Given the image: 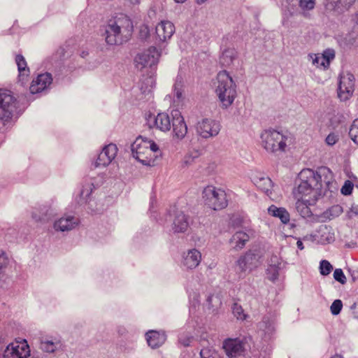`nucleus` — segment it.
<instances>
[{
	"mask_svg": "<svg viewBox=\"0 0 358 358\" xmlns=\"http://www.w3.org/2000/svg\"><path fill=\"white\" fill-rule=\"evenodd\" d=\"M118 148L115 144L110 143L106 145L98 155L95 166H106L109 165L117 156Z\"/></svg>",
	"mask_w": 358,
	"mask_h": 358,
	"instance_id": "2eb2a0df",
	"label": "nucleus"
},
{
	"mask_svg": "<svg viewBox=\"0 0 358 358\" xmlns=\"http://www.w3.org/2000/svg\"><path fill=\"white\" fill-rule=\"evenodd\" d=\"M332 269H333V267H332L331 264L327 260H322L320 262V273L322 275H329L331 273Z\"/></svg>",
	"mask_w": 358,
	"mask_h": 358,
	"instance_id": "473e14b6",
	"label": "nucleus"
},
{
	"mask_svg": "<svg viewBox=\"0 0 358 358\" xmlns=\"http://www.w3.org/2000/svg\"><path fill=\"white\" fill-rule=\"evenodd\" d=\"M33 217H34V219H36V220H42V218H41V217H39L38 219H37L34 215H33Z\"/></svg>",
	"mask_w": 358,
	"mask_h": 358,
	"instance_id": "13d9d810",
	"label": "nucleus"
},
{
	"mask_svg": "<svg viewBox=\"0 0 358 358\" xmlns=\"http://www.w3.org/2000/svg\"><path fill=\"white\" fill-rule=\"evenodd\" d=\"M236 313L239 314V313H241V312L237 310Z\"/></svg>",
	"mask_w": 358,
	"mask_h": 358,
	"instance_id": "052dcab7",
	"label": "nucleus"
},
{
	"mask_svg": "<svg viewBox=\"0 0 358 358\" xmlns=\"http://www.w3.org/2000/svg\"><path fill=\"white\" fill-rule=\"evenodd\" d=\"M160 56V52L155 47L151 46L136 55L134 59L135 66L141 71L148 67L151 71H155Z\"/></svg>",
	"mask_w": 358,
	"mask_h": 358,
	"instance_id": "0eeeda50",
	"label": "nucleus"
},
{
	"mask_svg": "<svg viewBox=\"0 0 358 358\" xmlns=\"http://www.w3.org/2000/svg\"><path fill=\"white\" fill-rule=\"evenodd\" d=\"M223 349L227 357L236 358L244 354L245 343L240 338H227L223 342Z\"/></svg>",
	"mask_w": 358,
	"mask_h": 358,
	"instance_id": "ddd939ff",
	"label": "nucleus"
},
{
	"mask_svg": "<svg viewBox=\"0 0 358 358\" xmlns=\"http://www.w3.org/2000/svg\"><path fill=\"white\" fill-rule=\"evenodd\" d=\"M268 214L278 217L283 224H287L290 220V215L285 208H278L275 205H271L268 208Z\"/></svg>",
	"mask_w": 358,
	"mask_h": 358,
	"instance_id": "cd10ccee",
	"label": "nucleus"
},
{
	"mask_svg": "<svg viewBox=\"0 0 358 358\" xmlns=\"http://www.w3.org/2000/svg\"><path fill=\"white\" fill-rule=\"evenodd\" d=\"M236 53L233 50H226L222 54L220 58V63L223 66H229L233 64Z\"/></svg>",
	"mask_w": 358,
	"mask_h": 358,
	"instance_id": "c85d7f7f",
	"label": "nucleus"
},
{
	"mask_svg": "<svg viewBox=\"0 0 358 358\" xmlns=\"http://www.w3.org/2000/svg\"><path fill=\"white\" fill-rule=\"evenodd\" d=\"M29 355L30 348L27 341L18 338L6 346L2 358H28Z\"/></svg>",
	"mask_w": 358,
	"mask_h": 358,
	"instance_id": "6e6552de",
	"label": "nucleus"
},
{
	"mask_svg": "<svg viewBox=\"0 0 358 358\" xmlns=\"http://www.w3.org/2000/svg\"><path fill=\"white\" fill-rule=\"evenodd\" d=\"M172 117L166 113H159L157 116L148 120L150 127L156 128L163 132L170 131L171 128Z\"/></svg>",
	"mask_w": 358,
	"mask_h": 358,
	"instance_id": "f3484780",
	"label": "nucleus"
},
{
	"mask_svg": "<svg viewBox=\"0 0 358 358\" xmlns=\"http://www.w3.org/2000/svg\"><path fill=\"white\" fill-rule=\"evenodd\" d=\"M202 199L205 206L213 210H220L228 206L226 192L214 185H208L203 188Z\"/></svg>",
	"mask_w": 358,
	"mask_h": 358,
	"instance_id": "423d86ee",
	"label": "nucleus"
},
{
	"mask_svg": "<svg viewBox=\"0 0 358 358\" xmlns=\"http://www.w3.org/2000/svg\"><path fill=\"white\" fill-rule=\"evenodd\" d=\"M172 117L171 125L173 127V137L181 140L187 133V126L184 117L178 110H173L171 113Z\"/></svg>",
	"mask_w": 358,
	"mask_h": 358,
	"instance_id": "4468645a",
	"label": "nucleus"
},
{
	"mask_svg": "<svg viewBox=\"0 0 358 358\" xmlns=\"http://www.w3.org/2000/svg\"><path fill=\"white\" fill-rule=\"evenodd\" d=\"M349 136L358 145V118L353 121L349 131Z\"/></svg>",
	"mask_w": 358,
	"mask_h": 358,
	"instance_id": "2f4dec72",
	"label": "nucleus"
},
{
	"mask_svg": "<svg viewBox=\"0 0 358 358\" xmlns=\"http://www.w3.org/2000/svg\"><path fill=\"white\" fill-rule=\"evenodd\" d=\"M201 253L199 250L193 248L183 252L182 255V265L187 269L196 268L201 263Z\"/></svg>",
	"mask_w": 358,
	"mask_h": 358,
	"instance_id": "a211bd4d",
	"label": "nucleus"
},
{
	"mask_svg": "<svg viewBox=\"0 0 358 358\" xmlns=\"http://www.w3.org/2000/svg\"><path fill=\"white\" fill-rule=\"evenodd\" d=\"M249 235L244 231L236 232L230 239V243L234 249L238 250L242 249L249 241Z\"/></svg>",
	"mask_w": 358,
	"mask_h": 358,
	"instance_id": "bb28decb",
	"label": "nucleus"
},
{
	"mask_svg": "<svg viewBox=\"0 0 358 358\" xmlns=\"http://www.w3.org/2000/svg\"><path fill=\"white\" fill-rule=\"evenodd\" d=\"M14 109L13 96L9 92L0 89V120L8 122L12 118Z\"/></svg>",
	"mask_w": 358,
	"mask_h": 358,
	"instance_id": "9d476101",
	"label": "nucleus"
},
{
	"mask_svg": "<svg viewBox=\"0 0 358 358\" xmlns=\"http://www.w3.org/2000/svg\"><path fill=\"white\" fill-rule=\"evenodd\" d=\"M157 145L151 140L138 137L131 145L133 157L146 166H153L155 162V152L158 151Z\"/></svg>",
	"mask_w": 358,
	"mask_h": 358,
	"instance_id": "39448f33",
	"label": "nucleus"
},
{
	"mask_svg": "<svg viewBox=\"0 0 358 358\" xmlns=\"http://www.w3.org/2000/svg\"><path fill=\"white\" fill-rule=\"evenodd\" d=\"M354 184L352 181L347 180L341 189V192L345 196H349L352 193Z\"/></svg>",
	"mask_w": 358,
	"mask_h": 358,
	"instance_id": "72a5a7b5",
	"label": "nucleus"
},
{
	"mask_svg": "<svg viewBox=\"0 0 358 358\" xmlns=\"http://www.w3.org/2000/svg\"><path fill=\"white\" fill-rule=\"evenodd\" d=\"M140 36L142 38H145L150 36V29L147 25L143 24L142 26H141Z\"/></svg>",
	"mask_w": 358,
	"mask_h": 358,
	"instance_id": "c03bdc74",
	"label": "nucleus"
},
{
	"mask_svg": "<svg viewBox=\"0 0 358 358\" xmlns=\"http://www.w3.org/2000/svg\"><path fill=\"white\" fill-rule=\"evenodd\" d=\"M147 86L144 88L143 85L141 87V90L143 94H151L154 80L152 76H150L145 79Z\"/></svg>",
	"mask_w": 358,
	"mask_h": 358,
	"instance_id": "c9c22d12",
	"label": "nucleus"
},
{
	"mask_svg": "<svg viewBox=\"0 0 358 358\" xmlns=\"http://www.w3.org/2000/svg\"><path fill=\"white\" fill-rule=\"evenodd\" d=\"M208 303L212 307L217 306L221 303V301L217 296L211 295L208 297Z\"/></svg>",
	"mask_w": 358,
	"mask_h": 358,
	"instance_id": "37998d69",
	"label": "nucleus"
},
{
	"mask_svg": "<svg viewBox=\"0 0 358 358\" xmlns=\"http://www.w3.org/2000/svg\"><path fill=\"white\" fill-rule=\"evenodd\" d=\"M129 1L132 4H137L139 3V0H129Z\"/></svg>",
	"mask_w": 358,
	"mask_h": 358,
	"instance_id": "5fc2aeb1",
	"label": "nucleus"
},
{
	"mask_svg": "<svg viewBox=\"0 0 358 358\" xmlns=\"http://www.w3.org/2000/svg\"><path fill=\"white\" fill-rule=\"evenodd\" d=\"M78 224V218L67 215L61 217L54 223V229L57 231H69L74 229Z\"/></svg>",
	"mask_w": 358,
	"mask_h": 358,
	"instance_id": "412c9836",
	"label": "nucleus"
},
{
	"mask_svg": "<svg viewBox=\"0 0 358 358\" xmlns=\"http://www.w3.org/2000/svg\"><path fill=\"white\" fill-rule=\"evenodd\" d=\"M355 78L351 73H343L339 76L338 96L341 101L348 100L355 90Z\"/></svg>",
	"mask_w": 358,
	"mask_h": 358,
	"instance_id": "1a4fd4ad",
	"label": "nucleus"
},
{
	"mask_svg": "<svg viewBox=\"0 0 358 358\" xmlns=\"http://www.w3.org/2000/svg\"><path fill=\"white\" fill-rule=\"evenodd\" d=\"M296 245H297V248L301 250H303V248H304L303 244L301 240L297 241Z\"/></svg>",
	"mask_w": 358,
	"mask_h": 358,
	"instance_id": "8fccbe9b",
	"label": "nucleus"
},
{
	"mask_svg": "<svg viewBox=\"0 0 358 358\" xmlns=\"http://www.w3.org/2000/svg\"><path fill=\"white\" fill-rule=\"evenodd\" d=\"M60 346V340L52 336L42 337L41 349L46 352H54Z\"/></svg>",
	"mask_w": 358,
	"mask_h": 358,
	"instance_id": "a878e982",
	"label": "nucleus"
},
{
	"mask_svg": "<svg viewBox=\"0 0 358 358\" xmlns=\"http://www.w3.org/2000/svg\"><path fill=\"white\" fill-rule=\"evenodd\" d=\"M322 55L327 60L328 65L329 66L330 62L335 57V51L332 49H327Z\"/></svg>",
	"mask_w": 358,
	"mask_h": 358,
	"instance_id": "58836bf2",
	"label": "nucleus"
},
{
	"mask_svg": "<svg viewBox=\"0 0 358 358\" xmlns=\"http://www.w3.org/2000/svg\"><path fill=\"white\" fill-rule=\"evenodd\" d=\"M15 63L18 70V81L22 85L27 83L30 75V69L27 66L25 58L22 55L15 56Z\"/></svg>",
	"mask_w": 358,
	"mask_h": 358,
	"instance_id": "4be33fe9",
	"label": "nucleus"
},
{
	"mask_svg": "<svg viewBox=\"0 0 358 358\" xmlns=\"http://www.w3.org/2000/svg\"><path fill=\"white\" fill-rule=\"evenodd\" d=\"M309 56L312 59L313 64L316 67L325 69L329 66L328 65L327 60L322 55V54H314L310 55Z\"/></svg>",
	"mask_w": 358,
	"mask_h": 358,
	"instance_id": "c756f323",
	"label": "nucleus"
},
{
	"mask_svg": "<svg viewBox=\"0 0 358 358\" xmlns=\"http://www.w3.org/2000/svg\"><path fill=\"white\" fill-rule=\"evenodd\" d=\"M175 25L169 20H162L155 27L156 38L158 41L166 42L175 33Z\"/></svg>",
	"mask_w": 358,
	"mask_h": 358,
	"instance_id": "dca6fc26",
	"label": "nucleus"
},
{
	"mask_svg": "<svg viewBox=\"0 0 358 358\" xmlns=\"http://www.w3.org/2000/svg\"><path fill=\"white\" fill-rule=\"evenodd\" d=\"M199 294H197L196 293L193 294V299H194L193 305L194 306H195L196 303H199Z\"/></svg>",
	"mask_w": 358,
	"mask_h": 358,
	"instance_id": "09e8293b",
	"label": "nucleus"
},
{
	"mask_svg": "<svg viewBox=\"0 0 358 358\" xmlns=\"http://www.w3.org/2000/svg\"><path fill=\"white\" fill-rule=\"evenodd\" d=\"M8 258L4 252L0 253V270L6 267L8 264Z\"/></svg>",
	"mask_w": 358,
	"mask_h": 358,
	"instance_id": "a18cd8bd",
	"label": "nucleus"
},
{
	"mask_svg": "<svg viewBox=\"0 0 358 358\" xmlns=\"http://www.w3.org/2000/svg\"><path fill=\"white\" fill-rule=\"evenodd\" d=\"M189 298H190V300H192V295H190V296H189Z\"/></svg>",
	"mask_w": 358,
	"mask_h": 358,
	"instance_id": "680f3d73",
	"label": "nucleus"
},
{
	"mask_svg": "<svg viewBox=\"0 0 358 358\" xmlns=\"http://www.w3.org/2000/svg\"><path fill=\"white\" fill-rule=\"evenodd\" d=\"M267 278L275 282L279 276V267L276 265H270L266 269Z\"/></svg>",
	"mask_w": 358,
	"mask_h": 358,
	"instance_id": "7c9ffc66",
	"label": "nucleus"
},
{
	"mask_svg": "<svg viewBox=\"0 0 358 358\" xmlns=\"http://www.w3.org/2000/svg\"><path fill=\"white\" fill-rule=\"evenodd\" d=\"M331 210L341 213L342 212V208L340 206H335L331 208Z\"/></svg>",
	"mask_w": 358,
	"mask_h": 358,
	"instance_id": "de8ad7c7",
	"label": "nucleus"
},
{
	"mask_svg": "<svg viewBox=\"0 0 358 358\" xmlns=\"http://www.w3.org/2000/svg\"><path fill=\"white\" fill-rule=\"evenodd\" d=\"M190 217L182 210H177L173 215L171 229L173 233H185L189 227Z\"/></svg>",
	"mask_w": 358,
	"mask_h": 358,
	"instance_id": "6ab92c4d",
	"label": "nucleus"
},
{
	"mask_svg": "<svg viewBox=\"0 0 358 358\" xmlns=\"http://www.w3.org/2000/svg\"><path fill=\"white\" fill-rule=\"evenodd\" d=\"M192 341V337L185 334H181L179 336V342L184 346H188Z\"/></svg>",
	"mask_w": 358,
	"mask_h": 358,
	"instance_id": "ea45409f",
	"label": "nucleus"
},
{
	"mask_svg": "<svg viewBox=\"0 0 358 358\" xmlns=\"http://www.w3.org/2000/svg\"><path fill=\"white\" fill-rule=\"evenodd\" d=\"M220 130L219 122L210 120L203 119L199 122L196 125V131L199 136L204 138H208L217 136Z\"/></svg>",
	"mask_w": 358,
	"mask_h": 358,
	"instance_id": "9b49d317",
	"label": "nucleus"
},
{
	"mask_svg": "<svg viewBox=\"0 0 358 358\" xmlns=\"http://www.w3.org/2000/svg\"><path fill=\"white\" fill-rule=\"evenodd\" d=\"M175 94L177 96V98L179 99L180 98H182V92H180V90H176V92H175Z\"/></svg>",
	"mask_w": 358,
	"mask_h": 358,
	"instance_id": "603ef678",
	"label": "nucleus"
},
{
	"mask_svg": "<svg viewBox=\"0 0 358 358\" xmlns=\"http://www.w3.org/2000/svg\"><path fill=\"white\" fill-rule=\"evenodd\" d=\"M357 22H358V13H357Z\"/></svg>",
	"mask_w": 358,
	"mask_h": 358,
	"instance_id": "e2e57ef3",
	"label": "nucleus"
},
{
	"mask_svg": "<svg viewBox=\"0 0 358 358\" xmlns=\"http://www.w3.org/2000/svg\"><path fill=\"white\" fill-rule=\"evenodd\" d=\"M133 23L124 14L120 13L108 20L105 27V41L107 44L119 45L127 41L133 31Z\"/></svg>",
	"mask_w": 358,
	"mask_h": 358,
	"instance_id": "f03ea898",
	"label": "nucleus"
},
{
	"mask_svg": "<svg viewBox=\"0 0 358 358\" xmlns=\"http://www.w3.org/2000/svg\"><path fill=\"white\" fill-rule=\"evenodd\" d=\"M299 180L300 182L293 190V194L317 196L322 188H329L334 180V174L327 166H320L315 171L304 169L299 173Z\"/></svg>",
	"mask_w": 358,
	"mask_h": 358,
	"instance_id": "f257e3e1",
	"label": "nucleus"
},
{
	"mask_svg": "<svg viewBox=\"0 0 358 358\" xmlns=\"http://www.w3.org/2000/svg\"><path fill=\"white\" fill-rule=\"evenodd\" d=\"M288 136L274 129H264L260 134L259 143L267 153L279 155L286 152Z\"/></svg>",
	"mask_w": 358,
	"mask_h": 358,
	"instance_id": "7ed1b4c3",
	"label": "nucleus"
},
{
	"mask_svg": "<svg viewBox=\"0 0 358 358\" xmlns=\"http://www.w3.org/2000/svg\"><path fill=\"white\" fill-rule=\"evenodd\" d=\"M315 6V0H299V6L302 10H312Z\"/></svg>",
	"mask_w": 358,
	"mask_h": 358,
	"instance_id": "f704fd0d",
	"label": "nucleus"
},
{
	"mask_svg": "<svg viewBox=\"0 0 358 358\" xmlns=\"http://www.w3.org/2000/svg\"><path fill=\"white\" fill-rule=\"evenodd\" d=\"M200 355L201 358H215V357L207 350H201Z\"/></svg>",
	"mask_w": 358,
	"mask_h": 358,
	"instance_id": "49530a36",
	"label": "nucleus"
},
{
	"mask_svg": "<svg viewBox=\"0 0 358 358\" xmlns=\"http://www.w3.org/2000/svg\"><path fill=\"white\" fill-rule=\"evenodd\" d=\"M187 0H174L175 2L176 3H182L184 2H185Z\"/></svg>",
	"mask_w": 358,
	"mask_h": 358,
	"instance_id": "6e6d98bb",
	"label": "nucleus"
},
{
	"mask_svg": "<svg viewBox=\"0 0 358 358\" xmlns=\"http://www.w3.org/2000/svg\"><path fill=\"white\" fill-rule=\"evenodd\" d=\"M355 0H338L337 6L345 9H348L355 3Z\"/></svg>",
	"mask_w": 358,
	"mask_h": 358,
	"instance_id": "79ce46f5",
	"label": "nucleus"
},
{
	"mask_svg": "<svg viewBox=\"0 0 358 358\" xmlns=\"http://www.w3.org/2000/svg\"><path fill=\"white\" fill-rule=\"evenodd\" d=\"M334 278L336 281L341 282L343 285L346 282V277L341 268H336L334 271Z\"/></svg>",
	"mask_w": 358,
	"mask_h": 358,
	"instance_id": "e433bc0d",
	"label": "nucleus"
},
{
	"mask_svg": "<svg viewBox=\"0 0 358 358\" xmlns=\"http://www.w3.org/2000/svg\"><path fill=\"white\" fill-rule=\"evenodd\" d=\"M252 180L254 184L258 189L264 192L269 197H271L273 182L269 178L256 176L254 177Z\"/></svg>",
	"mask_w": 358,
	"mask_h": 358,
	"instance_id": "393cba45",
	"label": "nucleus"
},
{
	"mask_svg": "<svg viewBox=\"0 0 358 358\" xmlns=\"http://www.w3.org/2000/svg\"><path fill=\"white\" fill-rule=\"evenodd\" d=\"M208 0H195L196 3L199 5H201L203 3H205L206 1H207Z\"/></svg>",
	"mask_w": 358,
	"mask_h": 358,
	"instance_id": "864d4df0",
	"label": "nucleus"
},
{
	"mask_svg": "<svg viewBox=\"0 0 358 358\" xmlns=\"http://www.w3.org/2000/svg\"><path fill=\"white\" fill-rule=\"evenodd\" d=\"M52 82V75L49 73H45L38 75L36 79L33 80L29 90L31 94L41 92L48 88Z\"/></svg>",
	"mask_w": 358,
	"mask_h": 358,
	"instance_id": "aec40b11",
	"label": "nucleus"
},
{
	"mask_svg": "<svg viewBox=\"0 0 358 358\" xmlns=\"http://www.w3.org/2000/svg\"><path fill=\"white\" fill-rule=\"evenodd\" d=\"M296 201V208L299 214L303 217H310L312 215L310 206L315 203L317 196H306L303 194H300L299 196L296 194H293Z\"/></svg>",
	"mask_w": 358,
	"mask_h": 358,
	"instance_id": "f8f14e48",
	"label": "nucleus"
},
{
	"mask_svg": "<svg viewBox=\"0 0 358 358\" xmlns=\"http://www.w3.org/2000/svg\"><path fill=\"white\" fill-rule=\"evenodd\" d=\"M215 94L223 108L230 106L236 97V85L227 71L218 73Z\"/></svg>",
	"mask_w": 358,
	"mask_h": 358,
	"instance_id": "20e7f679",
	"label": "nucleus"
},
{
	"mask_svg": "<svg viewBox=\"0 0 358 358\" xmlns=\"http://www.w3.org/2000/svg\"><path fill=\"white\" fill-rule=\"evenodd\" d=\"M338 141V136L335 133H330L326 138V143L329 145H335Z\"/></svg>",
	"mask_w": 358,
	"mask_h": 358,
	"instance_id": "a19ab883",
	"label": "nucleus"
},
{
	"mask_svg": "<svg viewBox=\"0 0 358 358\" xmlns=\"http://www.w3.org/2000/svg\"><path fill=\"white\" fill-rule=\"evenodd\" d=\"M81 195H82V196H84V195H85V190H84V189H83V190L81 191Z\"/></svg>",
	"mask_w": 358,
	"mask_h": 358,
	"instance_id": "bf43d9fd",
	"label": "nucleus"
},
{
	"mask_svg": "<svg viewBox=\"0 0 358 358\" xmlns=\"http://www.w3.org/2000/svg\"><path fill=\"white\" fill-rule=\"evenodd\" d=\"M351 309H353L358 312V301L352 304V306H351Z\"/></svg>",
	"mask_w": 358,
	"mask_h": 358,
	"instance_id": "3c124183",
	"label": "nucleus"
},
{
	"mask_svg": "<svg viewBox=\"0 0 358 358\" xmlns=\"http://www.w3.org/2000/svg\"><path fill=\"white\" fill-rule=\"evenodd\" d=\"M92 185H90V187H89V188L90 189V192H92V187H91V186H92ZM90 193H91V192H90V193H89V192H87L86 193L85 196H88Z\"/></svg>",
	"mask_w": 358,
	"mask_h": 358,
	"instance_id": "4d7b16f0",
	"label": "nucleus"
},
{
	"mask_svg": "<svg viewBox=\"0 0 358 358\" xmlns=\"http://www.w3.org/2000/svg\"><path fill=\"white\" fill-rule=\"evenodd\" d=\"M256 259V256L251 252H247L241 255L236 262L237 271L240 273H245Z\"/></svg>",
	"mask_w": 358,
	"mask_h": 358,
	"instance_id": "b1692460",
	"label": "nucleus"
},
{
	"mask_svg": "<svg viewBox=\"0 0 358 358\" xmlns=\"http://www.w3.org/2000/svg\"><path fill=\"white\" fill-rule=\"evenodd\" d=\"M342 307H343V303H342L341 300H340V299L335 300L332 303V304L330 307L331 313H340V312L342 309Z\"/></svg>",
	"mask_w": 358,
	"mask_h": 358,
	"instance_id": "4c0bfd02",
	"label": "nucleus"
},
{
	"mask_svg": "<svg viewBox=\"0 0 358 358\" xmlns=\"http://www.w3.org/2000/svg\"><path fill=\"white\" fill-rule=\"evenodd\" d=\"M145 339L150 347L157 348L164 343L166 336L162 331L150 330L145 334Z\"/></svg>",
	"mask_w": 358,
	"mask_h": 358,
	"instance_id": "5701e85b",
	"label": "nucleus"
}]
</instances>
